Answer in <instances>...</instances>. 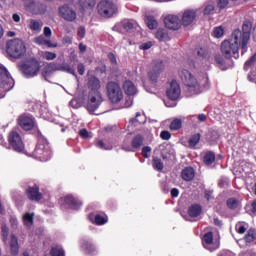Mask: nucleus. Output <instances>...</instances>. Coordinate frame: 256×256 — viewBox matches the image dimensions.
Listing matches in <instances>:
<instances>
[{"label": "nucleus", "instance_id": "nucleus-29", "mask_svg": "<svg viewBox=\"0 0 256 256\" xmlns=\"http://www.w3.org/2000/svg\"><path fill=\"white\" fill-rule=\"evenodd\" d=\"M143 141L144 138L141 134L136 135L131 142L133 149H139V147H142Z\"/></svg>", "mask_w": 256, "mask_h": 256}, {"label": "nucleus", "instance_id": "nucleus-48", "mask_svg": "<svg viewBox=\"0 0 256 256\" xmlns=\"http://www.w3.org/2000/svg\"><path fill=\"white\" fill-rule=\"evenodd\" d=\"M82 247L86 250L87 253H93V251L95 250V246L89 242H84Z\"/></svg>", "mask_w": 256, "mask_h": 256}, {"label": "nucleus", "instance_id": "nucleus-31", "mask_svg": "<svg viewBox=\"0 0 256 256\" xmlns=\"http://www.w3.org/2000/svg\"><path fill=\"white\" fill-rule=\"evenodd\" d=\"M145 23L149 29H157V20L153 16H146Z\"/></svg>", "mask_w": 256, "mask_h": 256}, {"label": "nucleus", "instance_id": "nucleus-17", "mask_svg": "<svg viewBox=\"0 0 256 256\" xmlns=\"http://www.w3.org/2000/svg\"><path fill=\"white\" fill-rule=\"evenodd\" d=\"M26 195L30 201H41V199H43V195L39 192V186L37 185L29 187L26 191Z\"/></svg>", "mask_w": 256, "mask_h": 256}, {"label": "nucleus", "instance_id": "nucleus-38", "mask_svg": "<svg viewBox=\"0 0 256 256\" xmlns=\"http://www.w3.org/2000/svg\"><path fill=\"white\" fill-rule=\"evenodd\" d=\"M215 62L219 65L222 71H225V69H227V67H225V60L223 59V56H221V54L215 55Z\"/></svg>", "mask_w": 256, "mask_h": 256}, {"label": "nucleus", "instance_id": "nucleus-43", "mask_svg": "<svg viewBox=\"0 0 256 256\" xmlns=\"http://www.w3.org/2000/svg\"><path fill=\"white\" fill-rule=\"evenodd\" d=\"M245 225H247V224H245L243 222H238L236 224L237 233H239L240 235H243L245 233V231H247V227Z\"/></svg>", "mask_w": 256, "mask_h": 256}, {"label": "nucleus", "instance_id": "nucleus-8", "mask_svg": "<svg viewBox=\"0 0 256 256\" xmlns=\"http://www.w3.org/2000/svg\"><path fill=\"white\" fill-rule=\"evenodd\" d=\"M101 103H103V94L89 93L86 109L89 113H95L101 107Z\"/></svg>", "mask_w": 256, "mask_h": 256}, {"label": "nucleus", "instance_id": "nucleus-11", "mask_svg": "<svg viewBox=\"0 0 256 256\" xmlns=\"http://www.w3.org/2000/svg\"><path fill=\"white\" fill-rule=\"evenodd\" d=\"M166 95L171 101H177V98L181 95V87L177 81H172L167 88Z\"/></svg>", "mask_w": 256, "mask_h": 256}, {"label": "nucleus", "instance_id": "nucleus-15", "mask_svg": "<svg viewBox=\"0 0 256 256\" xmlns=\"http://www.w3.org/2000/svg\"><path fill=\"white\" fill-rule=\"evenodd\" d=\"M202 243L205 249L211 252L219 248V245L213 242V232L206 233L202 239Z\"/></svg>", "mask_w": 256, "mask_h": 256}, {"label": "nucleus", "instance_id": "nucleus-2", "mask_svg": "<svg viewBox=\"0 0 256 256\" xmlns=\"http://www.w3.org/2000/svg\"><path fill=\"white\" fill-rule=\"evenodd\" d=\"M178 75L182 81V83L190 90L191 93H199L201 90V86L203 85V81L197 80L189 70L185 68H181L178 72Z\"/></svg>", "mask_w": 256, "mask_h": 256}, {"label": "nucleus", "instance_id": "nucleus-62", "mask_svg": "<svg viewBox=\"0 0 256 256\" xmlns=\"http://www.w3.org/2000/svg\"><path fill=\"white\" fill-rule=\"evenodd\" d=\"M44 35H45V37H51V35H53V32L51 31V28L44 27Z\"/></svg>", "mask_w": 256, "mask_h": 256}, {"label": "nucleus", "instance_id": "nucleus-35", "mask_svg": "<svg viewBox=\"0 0 256 256\" xmlns=\"http://www.w3.org/2000/svg\"><path fill=\"white\" fill-rule=\"evenodd\" d=\"M204 163L205 165H212V163H215V153L207 152L204 156Z\"/></svg>", "mask_w": 256, "mask_h": 256}, {"label": "nucleus", "instance_id": "nucleus-52", "mask_svg": "<svg viewBox=\"0 0 256 256\" xmlns=\"http://www.w3.org/2000/svg\"><path fill=\"white\" fill-rule=\"evenodd\" d=\"M149 153H151V147L149 146H144L142 148V156L145 158V159H149Z\"/></svg>", "mask_w": 256, "mask_h": 256}, {"label": "nucleus", "instance_id": "nucleus-41", "mask_svg": "<svg viewBox=\"0 0 256 256\" xmlns=\"http://www.w3.org/2000/svg\"><path fill=\"white\" fill-rule=\"evenodd\" d=\"M108 219L105 216L97 214L94 218V223L96 225H105L107 223Z\"/></svg>", "mask_w": 256, "mask_h": 256}, {"label": "nucleus", "instance_id": "nucleus-47", "mask_svg": "<svg viewBox=\"0 0 256 256\" xmlns=\"http://www.w3.org/2000/svg\"><path fill=\"white\" fill-rule=\"evenodd\" d=\"M9 237V228L7 226H2V241L7 243V238Z\"/></svg>", "mask_w": 256, "mask_h": 256}, {"label": "nucleus", "instance_id": "nucleus-21", "mask_svg": "<svg viewBox=\"0 0 256 256\" xmlns=\"http://www.w3.org/2000/svg\"><path fill=\"white\" fill-rule=\"evenodd\" d=\"M64 201L66 205H69L72 209H75L76 211L80 209V207L83 206V202L80 200L75 199L73 196L68 195L64 198Z\"/></svg>", "mask_w": 256, "mask_h": 256}, {"label": "nucleus", "instance_id": "nucleus-20", "mask_svg": "<svg viewBox=\"0 0 256 256\" xmlns=\"http://www.w3.org/2000/svg\"><path fill=\"white\" fill-rule=\"evenodd\" d=\"M13 79L9 76V72L5 67L0 66V87L5 88Z\"/></svg>", "mask_w": 256, "mask_h": 256}, {"label": "nucleus", "instance_id": "nucleus-54", "mask_svg": "<svg viewBox=\"0 0 256 256\" xmlns=\"http://www.w3.org/2000/svg\"><path fill=\"white\" fill-rule=\"evenodd\" d=\"M47 39H45V36H38L34 39V42L37 43V45H45Z\"/></svg>", "mask_w": 256, "mask_h": 256}, {"label": "nucleus", "instance_id": "nucleus-58", "mask_svg": "<svg viewBox=\"0 0 256 256\" xmlns=\"http://www.w3.org/2000/svg\"><path fill=\"white\" fill-rule=\"evenodd\" d=\"M77 35L83 39L85 37V27L80 26L78 28Z\"/></svg>", "mask_w": 256, "mask_h": 256}, {"label": "nucleus", "instance_id": "nucleus-51", "mask_svg": "<svg viewBox=\"0 0 256 256\" xmlns=\"http://www.w3.org/2000/svg\"><path fill=\"white\" fill-rule=\"evenodd\" d=\"M160 137L163 141H169V139H171V132L164 130L160 133Z\"/></svg>", "mask_w": 256, "mask_h": 256}, {"label": "nucleus", "instance_id": "nucleus-34", "mask_svg": "<svg viewBox=\"0 0 256 256\" xmlns=\"http://www.w3.org/2000/svg\"><path fill=\"white\" fill-rule=\"evenodd\" d=\"M183 125V122L181 121V119H174L171 123H170V130L171 131H179V129H181Z\"/></svg>", "mask_w": 256, "mask_h": 256}, {"label": "nucleus", "instance_id": "nucleus-12", "mask_svg": "<svg viewBox=\"0 0 256 256\" xmlns=\"http://www.w3.org/2000/svg\"><path fill=\"white\" fill-rule=\"evenodd\" d=\"M59 14L65 21L73 22L77 19V12L67 5L59 8Z\"/></svg>", "mask_w": 256, "mask_h": 256}, {"label": "nucleus", "instance_id": "nucleus-27", "mask_svg": "<svg viewBox=\"0 0 256 256\" xmlns=\"http://www.w3.org/2000/svg\"><path fill=\"white\" fill-rule=\"evenodd\" d=\"M196 57H197V61H200L202 65L204 63H207V61H209V57H207V54H205V50H203L202 48L196 49Z\"/></svg>", "mask_w": 256, "mask_h": 256}, {"label": "nucleus", "instance_id": "nucleus-4", "mask_svg": "<svg viewBox=\"0 0 256 256\" xmlns=\"http://www.w3.org/2000/svg\"><path fill=\"white\" fill-rule=\"evenodd\" d=\"M33 155L38 161H49L51 159V148L47 140L39 139Z\"/></svg>", "mask_w": 256, "mask_h": 256}, {"label": "nucleus", "instance_id": "nucleus-14", "mask_svg": "<svg viewBox=\"0 0 256 256\" xmlns=\"http://www.w3.org/2000/svg\"><path fill=\"white\" fill-rule=\"evenodd\" d=\"M165 26L167 29H172L173 31H177L179 27H181V19L177 15H168L164 19Z\"/></svg>", "mask_w": 256, "mask_h": 256}, {"label": "nucleus", "instance_id": "nucleus-64", "mask_svg": "<svg viewBox=\"0 0 256 256\" xmlns=\"http://www.w3.org/2000/svg\"><path fill=\"white\" fill-rule=\"evenodd\" d=\"M10 223H11L12 227H14V228L17 227V225H18L17 218L11 217L10 218Z\"/></svg>", "mask_w": 256, "mask_h": 256}, {"label": "nucleus", "instance_id": "nucleus-13", "mask_svg": "<svg viewBox=\"0 0 256 256\" xmlns=\"http://www.w3.org/2000/svg\"><path fill=\"white\" fill-rule=\"evenodd\" d=\"M87 86L89 93H101V80L97 76L88 75Z\"/></svg>", "mask_w": 256, "mask_h": 256}, {"label": "nucleus", "instance_id": "nucleus-24", "mask_svg": "<svg viewBox=\"0 0 256 256\" xmlns=\"http://www.w3.org/2000/svg\"><path fill=\"white\" fill-rule=\"evenodd\" d=\"M181 177L184 181H193L195 179V170L192 167H186L182 170Z\"/></svg>", "mask_w": 256, "mask_h": 256}, {"label": "nucleus", "instance_id": "nucleus-30", "mask_svg": "<svg viewBox=\"0 0 256 256\" xmlns=\"http://www.w3.org/2000/svg\"><path fill=\"white\" fill-rule=\"evenodd\" d=\"M40 56L42 59H46V61H53L57 59V53L55 52L42 51L40 52Z\"/></svg>", "mask_w": 256, "mask_h": 256}, {"label": "nucleus", "instance_id": "nucleus-45", "mask_svg": "<svg viewBox=\"0 0 256 256\" xmlns=\"http://www.w3.org/2000/svg\"><path fill=\"white\" fill-rule=\"evenodd\" d=\"M255 62H256V54L253 55L247 62H245V64H244V69H245V71H248L249 68H250L252 65H255Z\"/></svg>", "mask_w": 256, "mask_h": 256}, {"label": "nucleus", "instance_id": "nucleus-1", "mask_svg": "<svg viewBox=\"0 0 256 256\" xmlns=\"http://www.w3.org/2000/svg\"><path fill=\"white\" fill-rule=\"evenodd\" d=\"M251 29H253V24L247 20L242 25V32L236 29L230 39L222 42L221 51L226 59H231V57L238 59L239 49H242V55L247 52V44L251 39Z\"/></svg>", "mask_w": 256, "mask_h": 256}, {"label": "nucleus", "instance_id": "nucleus-40", "mask_svg": "<svg viewBox=\"0 0 256 256\" xmlns=\"http://www.w3.org/2000/svg\"><path fill=\"white\" fill-rule=\"evenodd\" d=\"M227 207L229 209H237L239 207V200L235 198H230L227 200Z\"/></svg>", "mask_w": 256, "mask_h": 256}, {"label": "nucleus", "instance_id": "nucleus-63", "mask_svg": "<svg viewBox=\"0 0 256 256\" xmlns=\"http://www.w3.org/2000/svg\"><path fill=\"white\" fill-rule=\"evenodd\" d=\"M22 3L26 6V7H32L33 3H35V0H22Z\"/></svg>", "mask_w": 256, "mask_h": 256}, {"label": "nucleus", "instance_id": "nucleus-60", "mask_svg": "<svg viewBox=\"0 0 256 256\" xmlns=\"http://www.w3.org/2000/svg\"><path fill=\"white\" fill-rule=\"evenodd\" d=\"M226 5H229V0H218V6L220 9H225Z\"/></svg>", "mask_w": 256, "mask_h": 256}, {"label": "nucleus", "instance_id": "nucleus-10", "mask_svg": "<svg viewBox=\"0 0 256 256\" xmlns=\"http://www.w3.org/2000/svg\"><path fill=\"white\" fill-rule=\"evenodd\" d=\"M8 141L14 151L21 153L23 149H25V145L23 144V140L21 139V135L19 133L12 131L9 134Z\"/></svg>", "mask_w": 256, "mask_h": 256}, {"label": "nucleus", "instance_id": "nucleus-6", "mask_svg": "<svg viewBox=\"0 0 256 256\" xmlns=\"http://www.w3.org/2000/svg\"><path fill=\"white\" fill-rule=\"evenodd\" d=\"M107 93L112 103H119V101L123 99V91L121 90V86H119V84L116 82H108Z\"/></svg>", "mask_w": 256, "mask_h": 256}, {"label": "nucleus", "instance_id": "nucleus-36", "mask_svg": "<svg viewBox=\"0 0 256 256\" xmlns=\"http://www.w3.org/2000/svg\"><path fill=\"white\" fill-rule=\"evenodd\" d=\"M23 223L26 227H31V225H33V214L31 213L24 214Z\"/></svg>", "mask_w": 256, "mask_h": 256}, {"label": "nucleus", "instance_id": "nucleus-25", "mask_svg": "<svg viewBox=\"0 0 256 256\" xmlns=\"http://www.w3.org/2000/svg\"><path fill=\"white\" fill-rule=\"evenodd\" d=\"M10 249L12 255L19 254V240L17 239V236H15L14 234L11 235Z\"/></svg>", "mask_w": 256, "mask_h": 256}, {"label": "nucleus", "instance_id": "nucleus-42", "mask_svg": "<svg viewBox=\"0 0 256 256\" xmlns=\"http://www.w3.org/2000/svg\"><path fill=\"white\" fill-rule=\"evenodd\" d=\"M51 255L52 256H65V251H63V249L59 246L53 247L51 249Z\"/></svg>", "mask_w": 256, "mask_h": 256}, {"label": "nucleus", "instance_id": "nucleus-9", "mask_svg": "<svg viewBox=\"0 0 256 256\" xmlns=\"http://www.w3.org/2000/svg\"><path fill=\"white\" fill-rule=\"evenodd\" d=\"M41 71V65L35 59L29 60L23 66V73L26 77H35Z\"/></svg>", "mask_w": 256, "mask_h": 256}, {"label": "nucleus", "instance_id": "nucleus-18", "mask_svg": "<svg viewBox=\"0 0 256 256\" xmlns=\"http://www.w3.org/2000/svg\"><path fill=\"white\" fill-rule=\"evenodd\" d=\"M50 69H54L56 71H64L65 73H70V75H74V76L77 75L75 73V69L67 63H62V64L50 63Z\"/></svg>", "mask_w": 256, "mask_h": 256}, {"label": "nucleus", "instance_id": "nucleus-26", "mask_svg": "<svg viewBox=\"0 0 256 256\" xmlns=\"http://www.w3.org/2000/svg\"><path fill=\"white\" fill-rule=\"evenodd\" d=\"M202 211H203V208L201 207V205L194 204L189 208L188 214L190 215V217H199Z\"/></svg>", "mask_w": 256, "mask_h": 256}, {"label": "nucleus", "instance_id": "nucleus-16", "mask_svg": "<svg viewBox=\"0 0 256 256\" xmlns=\"http://www.w3.org/2000/svg\"><path fill=\"white\" fill-rule=\"evenodd\" d=\"M197 17V12L195 10H186L182 15V25L184 27H189L192 25L193 21H195Z\"/></svg>", "mask_w": 256, "mask_h": 256}, {"label": "nucleus", "instance_id": "nucleus-19", "mask_svg": "<svg viewBox=\"0 0 256 256\" xmlns=\"http://www.w3.org/2000/svg\"><path fill=\"white\" fill-rule=\"evenodd\" d=\"M18 123L24 131H31V128L35 126V121L30 116H21Z\"/></svg>", "mask_w": 256, "mask_h": 256}, {"label": "nucleus", "instance_id": "nucleus-5", "mask_svg": "<svg viewBox=\"0 0 256 256\" xmlns=\"http://www.w3.org/2000/svg\"><path fill=\"white\" fill-rule=\"evenodd\" d=\"M165 71V62L161 59L153 60L148 77L152 83H157L159 76Z\"/></svg>", "mask_w": 256, "mask_h": 256}, {"label": "nucleus", "instance_id": "nucleus-3", "mask_svg": "<svg viewBox=\"0 0 256 256\" xmlns=\"http://www.w3.org/2000/svg\"><path fill=\"white\" fill-rule=\"evenodd\" d=\"M6 53L14 59L25 55V43L21 39L9 40L6 44Z\"/></svg>", "mask_w": 256, "mask_h": 256}, {"label": "nucleus", "instance_id": "nucleus-49", "mask_svg": "<svg viewBox=\"0 0 256 256\" xmlns=\"http://www.w3.org/2000/svg\"><path fill=\"white\" fill-rule=\"evenodd\" d=\"M123 28L125 29V31H131L132 29L135 28V22L133 21L123 22Z\"/></svg>", "mask_w": 256, "mask_h": 256}, {"label": "nucleus", "instance_id": "nucleus-7", "mask_svg": "<svg viewBox=\"0 0 256 256\" xmlns=\"http://www.w3.org/2000/svg\"><path fill=\"white\" fill-rule=\"evenodd\" d=\"M98 13L102 17H107V18L113 17L115 13H117V5H115L111 1H107V0L101 1L98 4Z\"/></svg>", "mask_w": 256, "mask_h": 256}, {"label": "nucleus", "instance_id": "nucleus-61", "mask_svg": "<svg viewBox=\"0 0 256 256\" xmlns=\"http://www.w3.org/2000/svg\"><path fill=\"white\" fill-rule=\"evenodd\" d=\"M108 59L111 61V63H113L114 65H117V58L115 57V54L109 53Z\"/></svg>", "mask_w": 256, "mask_h": 256}, {"label": "nucleus", "instance_id": "nucleus-32", "mask_svg": "<svg viewBox=\"0 0 256 256\" xmlns=\"http://www.w3.org/2000/svg\"><path fill=\"white\" fill-rule=\"evenodd\" d=\"M199 141H201V134H194L189 139V142H188L189 147L191 149L195 148L197 146V144L199 143Z\"/></svg>", "mask_w": 256, "mask_h": 256}, {"label": "nucleus", "instance_id": "nucleus-56", "mask_svg": "<svg viewBox=\"0 0 256 256\" xmlns=\"http://www.w3.org/2000/svg\"><path fill=\"white\" fill-rule=\"evenodd\" d=\"M79 135L80 137H82V139H89V132L87 131V129H81L79 131Z\"/></svg>", "mask_w": 256, "mask_h": 256}, {"label": "nucleus", "instance_id": "nucleus-50", "mask_svg": "<svg viewBox=\"0 0 256 256\" xmlns=\"http://www.w3.org/2000/svg\"><path fill=\"white\" fill-rule=\"evenodd\" d=\"M132 123H145V117L141 113H137L136 117L131 120Z\"/></svg>", "mask_w": 256, "mask_h": 256}, {"label": "nucleus", "instance_id": "nucleus-44", "mask_svg": "<svg viewBox=\"0 0 256 256\" xmlns=\"http://www.w3.org/2000/svg\"><path fill=\"white\" fill-rule=\"evenodd\" d=\"M214 37H216V39H219L221 37H223V35L225 34V30H223L222 26H218L214 29Z\"/></svg>", "mask_w": 256, "mask_h": 256}, {"label": "nucleus", "instance_id": "nucleus-57", "mask_svg": "<svg viewBox=\"0 0 256 256\" xmlns=\"http://www.w3.org/2000/svg\"><path fill=\"white\" fill-rule=\"evenodd\" d=\"M96 147H98L99 149H105V150L112 149V147L105 146V143L102 140L96 143Z\"/></svg>", "mask_w": 256, "mask_h": 256}, {"label": "nucleus", "instance_id": "nucleus-23", "mask_svg": "<svg viewBox=\"0 0 256 256\" xmlns=\"http://www.w3.org/2000/svg\"><path fill=\"white\" fill-rule=\"evenodd\" d=\"M123 89L126 95H137V87H135V84L131 82V80H126L123 84Z\"/></svg>", "mask_w": 256, "mask_h": 256}, {"label": "nucleus", "instance_id": "nucleus-22", "mask_svg": "<svg viewBox=\"0 0 256 256\" xmlns=\"http://www.w3.org/2000/svg\"><path fill=\"white\" fill-rule=\"evenodd\" d=\"M74 5L79 7L81 11H85V9H93L95 7V0H77Z\"/></svg>", "mask_w": 256, "mask_h": 256}, {"label": "nucleus", "instance_id": "nucleus-37", "mask_svg": "<svg viewBox=\"0 0 256 256\" xmlns=\"http://www.w3.org/2000/svg\"><path fill=\"white\" fill-rule=\"evenodd\" d=\"M54 71H57L55 69H51V64H49L48 66H46L43 71H42V76L44 77V79L47 81L48 77H51V75L54 73Z\"/></svg>", "mask_w": 256, "mask_h": 256}, {"label": "nucleus", "instance_id": "nucleus-39", "mask_svg": "<svg viewBox=\"0 0 256 256\" xmlns=\"http://www.w3.org/2000/svg\"><path fill=\"white\" fill-rule=\"evenodd\" d=\"M156 39H158V41H165V39H167V31L161 28L158 29L156 32Z\"/></svg>", "mask_w": 256, "mask_h": 256}, {"label": "nucleus", "instance_id": "nucleus-59", "mask_svg": "<svg viewBox=\"0 0 256 256\" xmlns=\"http://www.w3.org/2000/svg\"><path fill=\"white\" fill-rule=\"evenodd\" d=\"M77 69L79 75H85V65L83 63L78 64Z\"/></svg>", "mask_w": 256, "mask_h": 256}, {"label": "nucleus", "instance_id": "nucleus-53", "mask_svg": "<svg viewBox=\"0 0 256 256\" xmlns=\"http://www.w3.org/2000/svg\"><path fill=\"white\" fill-rule=\"evenodd\" d=\"M151 47H153V42H146L143 43L139 46V49H141L142 51H147L149 49H151Z\"/></svg>", "mask_w": 256, "mask_h": 256}, {"label": "nucleus", "instance_id": "nucleus-28", "mask_svg": "<svg viewBox=\"0 0 256 256\" xmlns=\"http://www.w3.org/2000/svg\"><path fill=\"white\" fill-rule=\"evenodd\" d=\"M29 28L31 31H36L37 33H40L41 29H43V22L39 20H30Z\"/></svg>", "mask_w": 256, "mask_h": 256}, {"label": "nucleus", "instance_id": "nucleus-33", "mask_svg": "<svg viewBox=\"0 0 256 256\" xmlns=\"http://www.w3.org/2000/svg\"><path fill=\"white\" fill-rule=\"evenodd\" d=\"M255 239H256V230L249 229L247 232V235L244 237V241H246V243H252V241H255Z\"/></svg>", "mask_w": 256, "mask_h": 256}, {"label": "nucleus", "instance_id": "nucleus-46", "mask_svg": "<svg viewBox=\"0 0 256 256\" xmlns=\"http://www.w3.org/2000/svg\"><path fill=\"white\" fill-rule=\"evenodd\" d=\"M154 167L157 171H163V162L159 158H154L153 160Z\"/></svg>", "mask_w": 256, "mask_h": 256}, {"label": "nucleus", "instance_id": "nucleus-55", "mask_svg": "<svg viewBox=\"0 0 256 256\" xmlns=\"http://www.w3.org/2000/svg\"><path fill=\"white\" fill-rule=\"evenodd\" d=\"M214 10H215V6L209 4L204 9V15H211V13H213Z\"/></svg>", "mask_w": 256, "mask_h": 256}]
</instances>
